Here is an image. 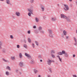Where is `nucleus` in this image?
I'll return each mask as SVG.
<instances>
[{
    "instance_id": "4d7b16f0",
    "label": "nucleus",
    "mask_w": 77,
    "mask_h": 77,
    "mask_svg": "<svg viewBox=\"0 0 77 77\" xmlns=\"http://www.w3.org/2000/svg\"><path fill=\"white\" fill-rule=\"evenodd\" d=\"M68 37L67 36L66 37V38L68 39Z\"/></svg>"
},
{
    "instance_id": "6e6552de",
    "label": "nucleus",
    "mask_w": 77,
    "mask_h": 77,
    "mask_svg": "<svg viewBox=\"0 0 77 77\" xmlns=\"http://www.w3.org/2000/svg\"><path fill=\"white\" fill-rule=\"evenodd\" d=\"M19 66L20 67H23V62H21L19 63Z\"/></svg>"
},
{
    "instance_id": "37998d69",
    "label": "nucleus",
    "mask_w": 77,
    "mask_h": 77,
    "mask_svg": "<svg viewBox=\"0 0 77 77\" xmlns=\"http://www.w3.org/2000/svg\"><path fill=\"white\" fill-rule=\"evenodd\" d=\"M33 28H34V29H36V26H33Z\"/></svg>"
},
{
    "instance_id": "c9c22d12",
    "label": "nucleus",
    "mask_w": 77,
    "mask_h": 77,
    "mask_svg": "<svg viewBox=\"0 0 77 77\" xmlns=\"http://www.w3.org/2000/svg\"><path fill=\"white\" fill-rule=\"evenodd\" d=\"M31 64H33L34 63V62L33 61H31L30 62Z\"/></svg>"
},
{
    "instance_id": "a19ab883",
    "label": "nucleus",
    "mask_w": 77,
    "mask_h": 77,
    "mask_svg": "<svg viewBox=\"0 0 77 77\" xmlns=\"http://www.w3.org/2000/svg\"><path fill=\"white\" fill-rule=\"evenodd\" d=\"M28 34H30V30H29L28 31Z\"/></svg>"
},
{
    "instance_id": "393cba45",
    "label": "nucleus",
    "mask_w": 77,
    "mask_h": 77,
    "mask_svg": "<svg viewBox=\"0 0 77 77\" xmlns=\"http://www.w3.org/2000/svg\"><path fill=\"white\" fill-rule=\"evenodd\" d=\"M3 60H4V61L5 62H9V61H8V60H5V59H3Z\"/></svg>"
},
{
    "instance_id": "473e14b6",
    "label": "nucleus",
    "mask_w": 77,
    "mask_h": 77,
    "mask_svg": "<svg viewBox=\"0 0 77 77\" xmlns=\"http://www.w3.org/2000/svg\"><path fill=\"white\" fill-rule=\"evenodd\" d=\"M59 60L61 62H62V58H59Z\"/></svg>"
},
{
    "instance_id": "bb28decb",
    "label": "nucleus",
    "mask_w": 77,
    "mask_h": 77,
    "mask_svg": "<svg viewBox=\"0 0 77 77\" xmlns=\"http://www.w3.org/2000/svg\"><path fill=\"white\" fill-rule=\"evenodd\" d=\"M49 71H50V72H51V73L53 72V71H52V69L51 68L49 69Z\"/></svg>"
},
{
    "instance_id": "052dcab7",
    "label": "nucleus",
    "mask_w": 77,
    "mask_h": 77,
    "mask_svg": "<svg viewBox=\"0 0 77 77\" xmlns=\"http://www.w3.org/2000/svg\"><path fill=\"white\" fill-rule=\"evenodd\" d=\"M76 3H77V1H76Z\"/></svg>"
},
{
    "instance_id": "6e6d98bb",
    "label": "nucleus",
    "mask_w": 77,
    "mask_h": 77,
    "mask_svg": "<svg viewBox=\"0 0 77 77\" xmlns=\"http://www.w3.org/2000/svg\"><path fill=\"white\" fill-rule=\"evenodd\" d=\"M38 77H41V75H38Z\"/></svg>"
},
{
    "instance_id": "c03bdc74",
    "label": "nucleus",
    "mask_w": 77,
    "mask_h": 77,
    "mask_svg": "<svg viewBox=\"0 0 77 77\" xmlns=\"http://www.w3.org/2000/svg\"><path fill=\"white\" fill-rule=\"evenodd\" d=\"M57 57H58L59 59L60 58V56H59V55H57Z\"/></svg>"
},
{
    "instance_id": "f3484780",
    "label": "nucleus",
    "mask_w": 77,
    "mask_h": 77,
    "mask_svg": "<svg viewBox=\"0 0 77 77\" xmlns=\"http://www.w3.org/2000/svg\"><path fill=\"white\" fill-rule=\"evenodd\" d=\"M66 33H67V32H66L65 30H64L63 31V33L64 35H66Z\"/></svg>"
},
{
    "instance_id": "09e8293b",
    "label": "nucleus",
    "mask_w": 77,
    "mask_h": 77,
    "mask_svg": "<svg viewBox=\"0 0 77 77\" xmlns=\"http://www.w3.org/2000/svg\"><path fill=\"white\" fill-rule=\"evenodd\" d=\"M19 73L20 74H22V73L21 72H19Z\"/></svg>"
},
{
    "instance_id": "7ed1b4c3",
    "label": "nucleus",
    "mask_w": 77,
    "mask_h": 77,
    "mask_svg": "<svg viewBox=\"0 0 77 77\" xmlns=\"http://www.w3.org/2000/svg\"><path fill=\"white\" fill-rule=\"evenodd\" d=\"M25 55L28 58H31V57H32V56L30 55V54H28L27 53H25Z\"/></svg>"
},
{
    "instance_id": "79ce46f5",
    "label": "nucleus",
    "mask_w": 77,
    "mask_h": 77,
    "mask_svg": "<svg viewBox=\"0 0 77 77\" xmlns=\"http://www.w3.org/2000/svg\"><path fill=\"white\" fill-rule=\"evenodd\" d=\"M73 77H77V75H73Z\"/></svg>"
},
{
    "instance_id": "7c9ffc66",
    "label": "nucleus",
    "mask_w": 77,
    "mask_h": 77,
    "mask_svg": "<svg viewBox=\"0 0 77 77\" xmlns=\"http://www.w3.org/2000/svg\"><path fill=\"white\" fill-rule=\"evenodd\" d=\"M23 47L26 48H27V45H24Z\"/></svg>"
},
{
    "instance_id": "13d9d810",
    "label": "nucleus",
    "mask_w": 77,
    "mask_h": 77,
    "mask_svg": "<svg viewBox=\"0 0 77 77\" xmlns=\"http://www.w3.org/2000/svg\"><path fill=\"white\" fill-rule=\"evenodd\" d=\"M41 57V56H38V57L39 58Z\"/></svg>"
},
{
    "instance_id": "864d4df0",
    "label": "nucleus",
    "mask_w": 77,
    "mask_h": 77,
    "mask_svg": "<svg viewBox=\"0 0 77 77\" xmlns=\"http://www.w3.org/2000/svg\"><path fill=\"white\" fill-rule=\"evenodd\" d=\"M69 2H72V0H69Z\"/></svg>"
},
{
    "instance_id": "0eeeda50",
    "label": "nucleus",
    "mask_w": 77,
    "mask_h": 77,
    "mask_svg": "<svg viewBox=\"0 0 77 77\" xmlns=\"http://www.w3.org/2000/svg\"><path fill=\"white\" fill-rule=\"evenodd\" d=\"M64 54H64L65 57H68V54L66 53V52H65V51H64Z\"/></svg>"
},
{
    "instance_id": "dca6fc26",
    "label": "nucleus",
    "mask_w": 77,
    "mask_h": 77,
    "mask_svg": "<svg viewBox=\"0 0 77 77\" xmlns=\"http://www.w3.org/2000/svg\"><path fill=\"white\" fill-rule=\"evenodd\" d=\"M49 36L50 37H51V38H53V34H52V33H49Z\"/></svg>"
},
{
    "instance_id": "f704fd0d",
    "label": "nucleus",
    "mask_w": 77,
    "mask_h": 77,
    "mask_svg": "<svg viewBox=\"0 0 77 77\" xmlns=\"http://www.w3.org/2000/svg\"><path fill=\"white\" fill-rule=\"evenodd\" d=\"M10 38L11 39H14V36L12 35H10Z\"/></svg>"
},
{
    "instance_id": "49530a36",
    "label": "nucleus",
    "mask_w": 77,
    "mask_h": 77,
    "mask_svg": "<svg viewBox=\"0 0 77 77\" xmlns=\"http://www.w3.org/2000/svg\"><path fill=\"white\" fill-rule=\"evenodd\" d=\"M41 32L42 33H44V32L43 31H42Z\"/></svg>"
},
{
    "instance_id": "c85d7f7f",
    "label": "nucleus",
    "mask_w": 77,
    "mask_h": 77,
    "mask_svg": "<svg viewBox=\"0 0 77 77\" xmlns=\"http://www.w3.org/2000/svg\"><path fill=\"white\" fill-rule=\"evenodd\" d=\"M65 19H66L67 21H70V20H69V18L67 17V18Z\"/></svg>"
},
{
    "instance_id": "f8f14e48",
    "label": "nucleus",
    "mask_w": 77,
    "mask_h": 77,
    "mask_svg": "<svg viewBox=\"0 0 77 77\" xmlns=\"http://www.w3.org/2000/svg\"><path fill=\"white\" fill-rule=\"evenodd\" d=\"M49 33H52L53 31L51 29H49L48 30Z\"/></svg>"
},
{
    "instance_id": "603ef678",
    "label": "nucleus",
    "mask_w": 77,
    "mask_h": 77,
    "mask_svg": "<svg viewBox=\"0 0 77 77\" xmlns=\"http://www.w3.org/2000/svg\"><path fill=\"white\" fill-rule=\"evenodd\" d=\"M40 62H42V60H40Z\"/></svg>"
},
{
    "instance_id": "6ab92c4d",
    "label": "nucleus",
    "mask_w": 77,
    "mask_h": 77,
    "mask_svg": "<svg viewBox=\"0 0 77 77\" xmlns=\"http://www.w3.org/2000/svg\"><path fill=\"white\" fill-rule=\"evenodd\" d=\"M74 38V41H75V42H77V38H76L74 37L73 38Z\"/></svg>"
},
{
    "instance_id": "e433bc0d",
    "label": "nucleus",
    "mask_w": 77,
    "mask_h": 77,
    "mask_svg": "<svg viewBox=\"0 0 77 77\" xmlns=\"http://www.w3.org/2000/svg\"><path fill=\"white\" fill-rule=\"evenodd\" d=\"M34 2V0H30V2L32 3H33Z\"/></svg>"
},
{
    "instance_id": "412c9836",
    "label": "nucleus",
    "mask_w": 77,
    "mask_h": 77,
    "mask_svg": "<svg viewBox=\"0 0 77 77\" xmlns=\"http://www.w3.org/2000/svg\"><path fill=\"white\" fill-rule=\"evenodd\" d=\"M28 39L29 42V43H30L31 42V39H30V38H28Z\"/></svg>"
},
{
    "instance_id": "9b49d317",
    "label": "nucleus",
    "mask_w": 77,
    "mask_h": 77,
    "mask_svg": "<svg viewBox=\"0 0 77 77\" xmlns=\"http://www.w3.org/2000/svg\"><path fill=\"white\" fill-rule=\"evenodd\" d=\"M6 69H8L9 71H11V68L9 66H7L6 68Z\"/></svg>"
},
{
    "instance_id": "b1692460",
    "label": "nucleus",
    "mask_w": 77,
    "mask_h": 77,
    "mask_svg": "<svg viewBox=\"0 0 77 77\" xmlns=\"http://www.w3.org/2000/svg\"><path fill=\"white\" fill-rule=\"evenodd\" d=\"M35 43L37 45V46H38V45H39V43H38V42L35 41Z\"/></svg>"
},
{
    "instance_id": "39448f33",
    "label": "nucleus",
    "mask_w": 77,
    "mask_h": 77,
    "mask_svg": "<svg viewBox=\"0 0 77 77\" xmlns=\"http://www.w3.org/2000/svg\"><path fill=\"white\" fill-rule=\"evenodd\" d=\"M61 18H64L65 19H66V18H67V17H66L65 15L63 14H61Z\"/></svg>"
},
{
    "instance_id": "3c124183",
    "label": "nucleus",
    "mask_w": 77,
    "mask_h": 77,
    "mask_svg": "<svg viewBox=\"0 0 77 77\" xmlns=\"http://www.w3.org/2000/svg\"><path fill=\"white\" fill-rule=\"evenodd\" d=\"M48 77H50V75H48Z\"/></svg>"
},
{
    "instance_id": "f257e3e1",
    "label": "nucleus",
    "mask_w": 77,
    "mask_h": 77,
    "mask_svg": "<svg viewBox=\"0 0 77 77\" xmlns=\"http://www.w3.org/2000/svg\"><path fill=\"white\" fill-rule=\"evenodd\" d=\"M64 6L65 8H64V9L65 10V11H68L69 10V7L68 5H64Z\"/></svg>"
},
{
    "instance_id": "a211bd4d",
    "label": "nucleus",
    "mask_w": 77,
    "mask_h": 77,
    "mask_svg": "<svg viewBox=\"0 0 77 77\" xmlns=\"http://www.w3.org/2000/svg\"><path fill=\"white\" fill-rule=\"evenodd\" d=\"M51 19L52 21H55V20H56V17H52Z\"/></svg>"
},
{
    "instance_id": "ea45409f",
    "label": "nucleus",
    "mask_w": 77,
    "mask_h": 77,
    "mask_svg": "<svg viewBox=\"0 0 77 77\" xmlns=\"http://www.w3.org/2000/svg\"><path fill=\"white\" fill-rule=\"evenodd\" d=\"M32 45L33 48H35V45H34V43H32Z\"/></svg>"
},
{
    "instance_id": "a18cd8bd",
    "label": "nucleus",
    "mask_w": 77,
    "mask_h": 77,
    "mask_svg": "<svg viewBox=\"0 0 77 77\" xmlns=\"http://www.w3.org/2000/svg\"><path fill=\"white\" fill-rule=\"evenodd\" d=\"M73 57H75V55L74 54L73 55Z\"/></svg>"
},
{
    "instance_id": "20e7f679",
    "label": "nucleus",
    "mask_w": 77,
    "mask_h": 77,
    "mask_svg": "<svg viewBox=\"0 0 77 77\" xmlns=\"http://www.w3.org/2000/svg\"><path fill=\"white\" fill-rule=\"evenodd\" d=\"M64 51H62V52H60L57 53V54L58 55H63V54H64Z\"/></svg>"
},
{
    "instance_id": "4468645a",
    "label": "nucleus",
    "mask_w": 77,
    "mask_h": 77,
    "mask_svg": "<svg viewBox=\"0 0 77 77\" xmlns=\"http://www.w3.org/2000/svg\"><path fill=\"white\" fill-rule=\"evenodd\" d=\"M19 56L20 58H23V55H22V53H20L19 54Z\"/></svg>"
},
{
    "instance_id": "2f4dec72",
    "label": "nucleus",
    "mask_w": 77,
    "mask_h": 77,
    "mask_svg": "<svg viewBox=\"0 0 77 77\" xmlns=\"http://www.w3.org/2000/svg\"><path fill=\"white\" fill-rule=\"evenodd\" d=\"M51 55L52 57H53V58H55V56L53 54H52Z\"/></svg>"
},
{
    "instance_id": "f03ea898",
    "label": "nucleus",
    "mask_w": 77,
    "mask_h": 77,
    "mask_svg": "<svg viewBox=\"0 0 77 77\" xmlns=\"http://www.w3.org/2000/svg\"><path fill=\"white\" fill-rule=\"evenodd\" d=\"M15 14L17 17H20L21 13L19 11H17L16 12Z\"/></svg>"
},
{
    "instance_id": "4c0bfd02",
    "label": "nucleus",
    "mask_w": 77,
    "mask_h": 77,
    "mask_svg": "<svg viewBox=\"0 0 77 77\" xmlns=\"http://www.w3.org/2000/svg\"><path fill=\"white\" fill-rule=\"evenodd\" d=\"M74 45H75V46H77V42H75Z\"/></svg>"
},
{
    "instance_id": "1a4fd4ad",
    "label": "nucleus",
    "mask_w": 77,
    "mask_h": 77,
    "mask_svg": "<svg viewBox=\"0 0 77 77\" xmlns=\"http://www.w3.org/2000/svg\"><path fill=\"white\" fill-rule=\"evenodd\" d=\"M41 8L42 9V11L43 12V11H44V10H45V7L44 6H43V5H42L41 7Z\"/></svg>"
},
{
    "instance_id": "c756f323",
    "label": "nucleus",
    "mask_w": 77,
    "mask_h": 77,
    "mask_svg": "<svg viewBox=\"0 0 77 77\" xmlns=\"http://www.w3.org/2000/svg\"><path fill=\"white\" fill-rule=\"evenodd\" d=\"M38 30H42V27H41V26H39L38 27Z\"/></svg>"
},
{
    "instance_id": "de8ad7c7",
    "label": "nucleus",
    "mask_w": 77,
    "mask_h": 77,
    "mask_svg": "<svg viewBox=\"0 0 77 77\" xmlns=\"http://www.w3.org/2000/svg\"><path fill=\"white\" fill-rule=\"evenodd\" d=\"M24 42H25V43H26V40H24Z\"/></svg>"
},
{
    "instance_id": "58836bf2",
    "label": "nucleus",
    "mask_w": 77,
    "mask_h": 77,
    "mask_svg": "<svg viewBox=\"0 0 77 77\" xmlns=\"http://www.w3.org/2000/svg\"><path fill=\"white\" fill-rule=\"evenodd\" d=\"M2 51L3 52H6V49H3L2 50Z\"/></svg>"
},
{
    "instance_id": "5fc2aeb1",
    "label": "nucleus",
    "mask_w": 77,
    "mask_h": 77,
    "mask_svg": "<svg viewBox=\"0 0 77 77\" xmlns=\"http://www.w3.org/2000/svg\"><path fill=\"white\" fill-rule=\"evenodd\" d=\"M0 1H2V2H3V1H4V0H0Z\"/></svg>"
},
{
    "instance_id": "72a5a7b5",
    "label": "nucleus",
    "mask_w": 77,
    "mask_h": 77,
    "mask_svg": "<svg viewBox=\"0 0 77 77\" xmlns=\"http://www.w3.org/2000/svg\"><path fill=\"white\" fill-rule=\"evenodd\" d=\"M20 46L19 45H17V48H20Z\"/></svg>"
},
{
    "instance_id": "a878e982",
    "label": "nucleus",
    "mask_w": 77,
    "mask_h": 77,
    "mask_svg": "<svg viewBox=\"0 0 77 77\" xmlns=\"http://www.w3.org/2000/svg\"><path fill=\"white\" fill-rule=\"evenodd\" d=\"M32 13H31V12H29L28 14V15H29V17H31V14H32Z\"/></svg>"
},
{
    "instance_id": "ddd939ff",
    "label": "nucleus",
    "mask_w": 77,
    "mask_h": 77,
    "mask_svg": "<svg viewBox=\"0 0 77 77\" xmlns=\"http://www.w3.org/2000/svg\"><path fill=\"white\" fill-rule=\"evenodd\" d=\"M39 19L37 17L35 18V21L37 23H38V22H39Z\"/></svg>"
},
{
    "instance_id": "2eb2a0df",
    "label": "nucleus",
    "mask_w": 77,
    "mask_h": 77,
    "mask_svg": "<svg viewBox=\"0 0 77 77\" xmlns=\"http://www.w3.org/2000/svg\"><path fill=\"white\" fill-rule=\"evenodd\" d=\"M6 3L8 4H10V0H6Z\"/></svg>"
},
{
    "instance_id": "680f3d73",
    "label": "nucleus",
    "mask_w": 77,
    "mask_h": 77,
    "mask_svg": "<svg viewBox=\"0 0 77 77\" xmlns=\"http://www.w3.org/2000/svg\"><path fill=\"white\" fill-rule=\"evenodd\" d=\"M76 33H77V30L76 31Z\"/></svg>"
},
{
    "instance_id": "bf43d9fd",
    "label": "nucleus",
    "mask_w": 77,
    "mask_h": 77,
    "mask_svg": "<svg viewBox=\"0 0 77 77\" xmlns=\"http://www.w3.org/2000/svg\"><path fill=\"white\" fill-rule=\"evenodd\" d=\"M1 45H2V43L1 44Z\"/></svg>"
},
{
    "instance_id": "cd10ccee",
    "label": "nucleus",
    "mask_w": 77,
    "mask_h": 77,
    "mask_svg": "<svg viewBox=\"0 0 77 77\" xmlns=\"http://www.w3.org/2000/svg\"><path fill=\"white\" fill-rule=\"evenodd\" d=\"M51 52L52 54H54L55 53V52L53 50L51 51Z\"/></svg>"
},
{
    "instance_id": "aec40b11",
    "label": "nucleus",
    "mask_w": 77,
    "mask_h": 77,
    "mask_svg": "<svg viewBox=\"0 0 77 77\" xmlns=\"http://www.w3.org/2000/svg\"><path fill=\"white\" fill-rule=\"evenodd\" d=\"M34 71L35 74H36V73L38 72V71L36 69H34Z\"/></svg>"
},
{
    "instance_id": "4be33fe9",
    "label": "nucleus",
    "mask_w": 77,
    "mask_h": 77,
    "mask_svg": "<svg viewBox=\"0 0 77 77\" xmlns=\"http://www.w3.org/2000/svg\"><path fill=\"white\" fill-rule=\"evenodd\" d=\"M6 75H9V72L8 71H7L6 72Z\"/></svg>"
},
{
    "instance_id": "9d476101",
    "label": "nucleus",
    "mask_w": 77,
    "mask_h": 77,
    "mask_svg": "<svg viewBox=\"0 0 77 77\" xmlns=\"http://www.w3.org/2000/svg\"><path fill=\"white\" fill-rule=\"evenodd\" d=\"M47 62L48 64L49 65H50L51 64V60H48L47 61Z\"/></svg>"
},
{
    "instance_id": "423d86ee",
    "label": "nucleus",
    "mask_w": 77,
    "mask_h": 77,
    "mask_svg": "<svg viewBox=\"0 0 77 77\" xmlns=\"http://www.w3.org/2000/svg\"><path fill=\"white\" fill-rule=\"evenodd\" d=\"M28 11L29 12H30L31 13H32V12L33 11V8H28Z\"/></svg>"
},
{
    "instance_id": "8fccbe9b",
    "label": "nucleus",
    "mask_w": 77,
    "mask_h": 77,
    "mask_svg": "<svg viewBox=\"0 0 77 77\" xmlns=\"http://www.w3.org/2000/svg\"><path fill=\"white\" fill-rule=\"evenodd\" d=\"M54 62V60H52V61H51V62Z\"/></svg>"
},
{
    "instance_id": "5701e85b",
    "label": "nucleus",
    "mask_w": 77,
    "mask_h": 77,
    "mask_svg": "<svg viewBox=\"0 0 77 77\" xmlns=\"http://www.w3.org/2000/svg\"><path fill=\"white\" fill-rule=\"evenodd\" d=\"M11 59L13 60H15V57H11Z\"/></svg>"
}]
</instances>
